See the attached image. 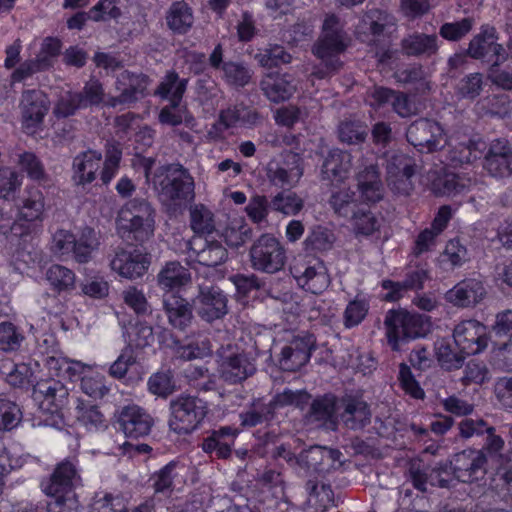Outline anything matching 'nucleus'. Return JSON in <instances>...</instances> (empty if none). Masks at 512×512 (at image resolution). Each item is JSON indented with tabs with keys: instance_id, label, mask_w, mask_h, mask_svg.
Returning <instances> with one entry per match:
<instances>
[{
	"instance_id": "nucleus-5",
	"label": "nucleus",
	"mask_w": 512,
	"mask_h": 512,
	"mask_svg": "<svg viewBox=\"0 0 512 512\" xmlns=\"http://www.w3.org/2000/svg\"><path fill=\"white\" fill-rule=\"evenodd\" d=\"M169 427L177 434L196 430L208 413L207 403L197 396L181 394L169 403Z\"/></svg>"
},
{
	"instance_id": "nucleus-40",
	"label": "nucleus",
	"mask_w": 512,
	"mask_h": 512,
	"mask_svg": "<svg viewBox=\"0 0 512 512\" xmlns=\"http://www.w3.org/2000/svg\"><path fill=\"white\" fill-rule=\"evenodd\" d=\"M166 21L174 33H187L194 22L191 8L185 2L172 3L167 12Z\"/></svg>"
},
{
	"instance_id": "nucleus-7",
	"label": "nucleus",
	"mask_w": 512,
	"mask_h": 512,
	"mask_svg": "<svg viewBox=\"0 0 512 512\" xmlns=\"http://www.w3.org/2000/svg\"><path fill=\"white\" fill-rule=\"evenodd\" d=\"M219 377L229 385L242 384L257 372L256 357L227 345L219 350Z\"/></svg>"
},
{
	"instance_id": "nucleus-59",
	"label": "nucleus",
	"mask_w": 512,
	"mask_h": 512,
	"mask_svg": "<svg viewBox=\"0 0 512 512\" xmlns=\"http://www.w3.org/2000/svg\"><path fill=\"white\" fill-rule=\"evenodd\" d=\"M483 167L494 177L512 175V154L484 156Z\"/></svg>"
},
{
	"instance_id": "nucleus-46",
	"label": "nucleus",
	"mask_w": 512,
	"mask_h": 512,
	"mask_svg": "<svg viewBox=\"0 0 512 512\" xmlns=\"http://www.w3.org/2000/svg\"><path fill=\"white\" fill-rule=\"evenodd\" d=\"M148 391L160 398H167L176 390V381L170 370L153 373L147 382Z\"/></svg>"
},
{
	"instance_id": "nucleus-4",
	"label": "nucleus",
	"mask_w": 512,
	"mask_h": 512,
	"mask_svg": "<svg viewBox=\"0 0 512 512\" xmlns=\"http://www.w3.org/2000/svg\"><path fill=\"white\" fill-rule=\"evenodd\" d=\"M76 469L70 462L60 463L44 488L50 497L46 504L47 512H80L79 502L73 492Z\"/></svg>"
},
{
	"instance_id": "nucleus-3",
	"label": "nucleus",
	"mask_w": 512,
	"mask_h": 512,
	"mask_svg": "<svg viewBox=\"0 0 512 512\" xmlns=\"http://www.w3.org/2000/svg\"><path fill=\"white\" fill-rule=\"evenodd\" d=\"M384 325L389 346L401 351L410 341L425 336L430 328L428 318L406 310H389Z\"/></svg>"
},
{
	"instance_id": "nucleus-62",
	"label": "nucleus",
	"mask_w": 512,
	"mask_h": 512,
	"mask_svg": "<svg viewBox=\"0 0 512 512\" xmlns=\"http://www.w3.org/2000/svg\"><path fill=\"white\" fill-rule=\"evenodd\" d=\"M22 419L19 406L7 399H0V429L12 430L18 426Z\"/></svg>"
},
{
	"instance_id": "nucleus-58",
	"label": "nucleus",
	"mask_w": 512,
	"mask_h": 512,
	"mask_svg": "<svg viewBox=\"0 0 512 512\" xmlns=\"http://www.w3.org/2000/svg\"><path fill=\"white\" fill-rule=\"evenodd\" d=\"M222 70L226 81L235 87L246 86L252 77V72L242 63L225 62Z\"/></svg>"
},
{
	"instance_id": "nucleus-43",
	"label": "nucleus",
	"mask_w": 512,
	"mask_h": 512,
	"mask_svg": "<svg viewBox=\"0 0 512 512\" xmlns=\"http://www.w3.org/2000/svg\"><path fill=\"white\" fill-rule=\"evenodd\" d=\"M336 240L332 230L323 227H313L303 242L304 250L309 253L325 252L332 249Z\"/></svg>"
},
{
	"instance_id": "nucleus-19",
	"label": "nucleus",
	"mask_w": 512,
	"mask_h": 512,
	"mask_svg": "<svg viewBox=\"0 0 512 512\" xmlns=\"http://www.w3.org/2000/svg\"><path fill=\"white\" fill-rule=\"evenodd\" d=\"M149 265L147 254L138 251L128 252L121 247L114 250L110 261L113 271L130 280L142 277L147 272Z\"/></svg>"
},
{
	"instance_id": "nucleus-21",
	"label": "nucleus",
	"mask_w": 512,
	"mask_h": 512,
	"mask_svg": "<svg viewBox=\"0 0 512 512\" xmlns=\"http://www.w3.org/2000/svg\"><path fill=\"white\" fill-rule=\"evenodd\" d=\"M117 423L126 437L137 439L150 433L153 419L142 408L133 405L120 411Z\"/></svg>"
},
{
	"instance_id": "nucleus-55",
	"label": "nucleus",
	"mask_w": 512,
	"mask_h": 512,
	"mask_svg": "<svg viewBox=\"0 0 512 512\" xmlns=\"http://www.w3.org/2000/svg\"><path fill=\"white\" fill-rule=\"evenodd\" d=\"M158 119L162 124L178 126L183 121L188 122L192 117L189 115L186 106L181 105V102H170L160 110Z\"/></svg>"
},
{
	"instance_id": "nucleus-13",
	"label": "nucleus",
	"mask_w": 512,
	"mask_h": 512,
	"mask_svg": "<svg viewBox=\"0 0 512 512\" xmlns=\"http://www.w3.org/2000/svg\"><path fill=\"white\" fill-rule=\"evenodd\" d=\"M228 298L217 286H199L193 299L197 315L205 322L212 323L228 313Z\"/></svg>"
},
{
	"instance_id": "nucleus-24",
	"label": "nucleus",
	"mask_w": 512,
	"mask_h": 512,
	"mask_svg": "<svg viewBox=\"0 0 512 512\" xmlns=\"http://www.w3.org/2000/svg\"><path fill=\"white\" fill-rule=\"evenodd\" d=\"M339 418L343 425L351 430H359L371 422V411L368 404L356 397H345L340 400Z\"/></svg>"
},
{
	"instance_id": "nucleus-23",
	"label": "nucleus",
	"mask_w": 512,
	"mask_h": 512,
	"mask_svg": "<svg viewBox=\"0 0 512 512\" xmlns=\"http://www.w3.org/2000/svg\"><path fill=\"white\" fill-rule=\"evenodd\" d=\"M391 164L398 170L397 172L388 171V186L390 190L400 196H409L414 189L411 178L416 171V165L405 154H394L391 158Z\"/></svg>"
},
{
	"instance_id": "nucleus-22",
	"label": "nucleus",
	"mask_w": 512,
	"mask_h": 512,
	"mask_svg": "<svg viewBox=\"0 0 512 512\" xmlns=\"http://www.w3.org/2000/svg\"><path fill=\"white\" fill-rule=\"evenodd\" d=\"M163 309L169 324L180 331H185L194 320L193 303L177 293H165L162 299Z\"/></svg>"
},
{
	"instance_id": "nucleus-2",
	"label": "nucleus",
	"mask_w": 512,
	"mask_h": 512,
	"mask_svg": "<svg viewBox=\"0 0 512 512\" xmlns=\"http://www.w3.org/2000/svg\"><path fill=\"white\" fill-rule=\"evenodd\" d=\"M348 37L340 20L335 15H328L323 23L321 37L313 46L314 55L321 60L324 68H317L314 74L325 78L329 73L340 69V54L347 48Z\"/></svg>"
},
{
	"instance_id": "nucleus-56",
	"label": "nucleus",
	"mask_w": 512,
	"mask_h": 512,
	"mask_svg": "<svg viewBox=\"0 0 512 512\" xmlns=\"http://www.w3.org/2000/svg\"><path fill=\"white\" fill-rule=\"evenodd\" d=\"M225 242L232 248L243 246L253 238V229L248 224L232 223L223 233Z\"/></svg>"
},
{
	"instance_id": "nucleus-18",
	"label": "nucleus",
	"mask_w": 512,
	"mask_h": 512,
	"mask_svg": "<svg viewBox=\"0 0 512 512\" xmlns=\"http://www.w3.org/2000/svg\"><path fill=\"white\" fill-rule=\"evenodd\" d=\"M453 337L458 348L467 355L478 354L488 346L485 327L476 320H466L456 325Z\"/></svg>"
},
{
	"instance_id": "nucleus-41",
	"label": "nucleus",
	"mask_w": 512,
	"mask_h": 512,
	"mask_svg": "<svg viewBox=\"0 0 512 512\" xmlns=\"http://www.w3.org/2000/svg\"><path fill=\"white\" fill-rule=\"evenodd\" d=\"M187 79H181L175 71L168 72L159 83L154 94L171 102H182L187 88Z\"/></svg>"
},
{
	"instance_id": "nucleus-60",
	"label": "nucleus",
	"mask_w": 512,
	"mask_h": 512,
	"mask_svg": "<svg viewBox=\"0 0 512 512\" xmlns=\"http://www.w3.org/2000/svg\"><path fill=\"white\" fill-rule=\"evenodd\" d=\"M338 137L342 143H346L348 145H359L366 140L367 131L365 127L359 123L344 121L339 125Z\"/></svg>"
},
{
	"instance_id": "nucleus-25",
	"label": "nucleus",
	"mask_w": 512,
	"mask_h": 512,
	"mask_svg": "<svg viewBox=\"0 0 512 512\" xmlns=\"http://www.w3.org/2000/svg\"><path fill=\"white\" fill-rule=\"evenodd\" d=\"M356 181L358 191L365 202L374 204L382 200L384 187L377 164L360 168L356 174Z\"/></svg>"
},
{
	"instance_id": "nucleus-47",
	"label": "nucleus",
	"mask_w": 512,
	"mask_h": 512,
	"mask_svg": "<svg viewBox=\"0 0 512 512\" xmlns=\"http://www.w3.org/2000/svg\"><path fill=\"white\" fill-rule=\"evenodd\" d=\"M46 279L58 292H68L75 287L74 272L61 265H52L48 268Z\"/></svg>"
},
{
	"instance_id": "nucleus-63",
	"label": "nucleus",
	"mask_w": 512,
	"mask_h": 512,
	"mask_svg": "<svg viewBox=\"0 0 512 512\" xmlns=\"http://www.w3.org/2000/svg\"><path fill=\"white\" fill-rule=\"evenodd\" d=\"M82 108L81 98L77 92H67L62 95L53 109L56 118H68Z\"/></svg>"
},
{
	"instance_id": "nucleus-15",
	"label": "nucleus",
	"mask_w": 512,
	"mask_h": 512,
	"mask_svg": "<svg viewBox=\"0 0 512 512\" xmlns=\"http://www.w3.org/2000/svg\"><path fill=\"white\" fill-rule=\"evenodd\" d=\"M188 258L207 267H216L226 262L228 251L216 240H209L200 235L185 242Z\"/></svg>"
},
{
	"instance_id": "nucleus-39",
	"label": "nucleus",
	"mask_w": 512,
	"mask_h": 512,
	"mask_svg": "<svg viewBox=\"0 0 512 512\" xmlns=\"http://www.w3.org/2000/svg\"><path fill=\"white\" fill-rule=\"evenodd\" d=\"M402 52L407 56H431L438 50L437 36L413 33L401 40Z\"/></svg>"
},
{
	"instance_id": "nucleus-30",
	"label": "nucleus",
	"mask_w": 512,
	"mask_h": 512,
	"mask_svg": "<svg viewBox=\"0 0 512 512\" xmlns=\"http://www.w3.org/2000/svg\"><path fill=\"white\" fill-rule=\"evenodd\" d=\"M351 168V155L340 149H331L321 166V180L342 182Z\"/></svg>"
},
{
	"instance_id": "nucleus-37",
	"label": "nucleus",
	"mask_w": 512,
	"mask_h": 512,
	"mask_svg": "<svg viewBox=\"0 0 512 512\" xmlns=\"http://www.w3.org/2000/svg\"><path fill=\"white\" fill-rule=\"evenodd\" d=\"M261 90L266 97L275 103L289 99L296 90V86L288 75H267L260 83Z\"/></svg>"
},
{
	"instance_id": "nucleus-20",
	"label": "nucleus",
	"mask_w": 512,
	"mask_h": 512,
	"mask_svg": "<svg viewBox=\"0 0 512 512\" xmlns=\"http://www.w3.org/2000/svg\"><path fill=\"white\" fill-rule=\"evenodd\" d=\"M337 410H340V400L334 394H324L312 400L306 419L309 423L316 424L318 427L336 430L338 425Z\"/></svg>"
},
{
	"instance_id": "nucleus-61",
	"label": "nucleus",
	"mask_w": 512,
	"mask_h": 512,
	"mask_svg": "<svg viewBox=\"0 0 512 512\" xmlns=\"http://www.w3.org/2000/svg\"><path fill=\"white\" fill-rule=\"evenodd\" d=\"M354 229L357 233L369 236L380 227V222L377 217L362 205L355 213V217L351 219Z\"/></svg>"
},
{
	"instance_id": "nucleus-36",
	"label": "nucleus",
	"mask_w": 512,
	"mask_h": 512,
	"mask_svg": "<svg viewBox=\"0 0 512 512\" xmlns=\"http://www.w3.org/2000/svg\"><path fill=\"white\" fill-rule=\"evenodd\" d=\"M191 281V274L187 268L177 261L167 262L157 275V284L166 293L187 285Z\"/></svg>"
},
{
	"instance_id": "nucleus-38",
	"label": "nucleus",
	"mask_w": 512,
	"mask_h": 512,
	"mask_svg": "<svg viewBox=\"0 0 512 512\" xmlns=\"http://www.w3.org/2000/svg\"><path fill=\"white\" fill-rule=\"evenodd\" d=\"M428 279V273L423 268H417L407 273L405 280L402 282H393L390 280L383 281V288L389 289L385 299L388 301H397L407 290H419L423 288L425 280Z\"/></svg>"
},
{
	"instance_id": "nucleus-54",
	"label": "nucleus",
	"mask_w": 512,
	"mask_h": 512,
	"mask_svg": "<svg viewBox=\"0 0 512 512\" xmlns=\"http://www.w3.org/2000/svg\"><path fill=\"white\" fill-rule=\"evenodd\" d=\"M190 224L197 234H210L214 230L213 215L203 205L191 207Z\"/></svg>"
},
{
	"instance_id": "nucleus-51",
	"label": "nucleus",
	"mask_w": 512,
	"mask_h": 512,
	"mask_svg": "<svg viewBox=\"0 0 512 512\" xmlns=\"http://www.w3.org/2000/svg\"><path fill=\"white\" fill-rule=\"evenodd\" d=\"M390 23L391 16L378 8L369 9L362 18L363 27L374 37L382 35L385 27Z\"/></svg>"
},
{
	"instance_id": "nucleus-14",
	"label": "nucleus",
	"mask_w": 512,
	"mask_h": 512,
	"mask_svg": "<svg viewBox=\"0 0 512 512\" xmlns=\"http://www.w3.org/2000/svg\"><path fill=\"white\" fill-rule=\"evenodd\" d=\"M342 453L338 449L313 445L297 455L296 464L306 472L326 473L342 465Z\"/></svg>"
},
{
	"instance_id": "nucleus-31",
	"label": "nucleus",
	"mask_w": 512,
	"mask_h": 512,
	"mask_svg": "<svg viewBox=\"0 0 512 512\" xmlns=\"http://www.w3.org/2000/svg\"><path fill=\"white\" fill-rule=\"evenodd\" d=\"M294 277L302 289L312 294H321L330 283L327 268L322 261L307 265L303 271L296 269Z\"/></svg>"
},
{
	"instance_id": "nucleus-32",
	"label": "nucleus",
	"mask_w": 512,
	"mask_h": 512,
	"mask_svg": "<svg viewBox=\"0 0 512 512\" xmlns=\"http://www.w3.org/2000/svg\"><path fill=\"white\" fill-rule=\"evenodd\" d=\"M236 438L235 430L231 427L225 426L211 433L203 439L202 449L207 454H215L219 459H227L232 452Z\"/></svg>"
},
{
	"instance_id": "nucleus-57",
	"label": "nucleus",
	"mask_w": 512,
	"mask_h": 512,
	"mask_svg": "<svg viewBox=\"0 0 512 512\" xmlns=\"http://www.w3.org/2000/svg\"><path fill=\"white\" fill-rule=\"evenodd\" d=\"M483 85V75L481 73H471L459 81L456 91L461 98L474 100L481 94Z\"/></svg>"
},
{
	"instance_id": "nucleus-17",
	"label": "nucleus",
	"mask_w": 512,
	"mask_h": 512,
	"mask_svg": "<svg viewBox=\"0 0 512 512\" xmlns=\"http://www.w3.org/2000/svg\"><path fill=\"white\" fill-rule=\"evenodd\" d=\"M303 170L301 168V157L292 151L284 155V162L271 161L266 168V175L271 184L283 189H291L299 182Z\"/></svg>"
},
{
	"instance_id": "nucleus-52",
	"label": "nucleus",
	"mask_w": 512,
	"mask_h": 512,
	"mask_svg": "<svg viewBox=\"0 0 512 512\" xmlns=\"http://www.w3.org/2000/svg\"><path fill=\"white\" fill-rule=\"evenodd\" d=\"M122 158V150L119 144L108 143L106 145L105 161L100 178L103 184H108L119 169Z\"/></svg>"
},
{
	"instance_id": "nucleus-8",
	"label": "nucleus",
	"mask_w": 512,
	"mask_h": 512,
	"mask_svg": "<svg viewBox=\"0 0 512 512\" xmlns=\"http://www.w3.org/2000/svg\"><path fill=\"white\" fill-rule=\"evenodd\" d=\"M251 267L257 271L274 274L286 263V250L280 241L270 234L261 235L249 250Z\"/></svg>"
},
{
	"instance_id": "nucleus-44",
	"label": "nucleus",
	"mask_w": 512,
	"mask_h": 512,
	"mask_svg": "<svg viewBox=\"0 0 512 512\" xmlns=\"http://www.w3.org/2000/svg\"><path fill=\"white\" fill-rule=\"evenodd\" d=\"M304 207V200L291 189H283L270 200L271 211L284 215H296Z\"/></svg>"
},
{
	"instance_id": "nucleus-6",
	"label": "nucleus",
	"mask_w": 512,
	"mask_h": 512,
	"mask_svg": "<svg viewBox=\"0 0 512 512\" xmlns=\"http://www.w3.org/2000/svg\"><path fill=\"white\" fill-rule=\"evenodd\" d=\"M310 398L309 394L304 391H292L286 389L282 393L274 396V398L264 403L261 400L254 401L245 411L239 414L241 426L255 427L264 423L271 422L276 415V411L287 405L302 406Z\"/></svg>"
},
{
	"instance_id": "nucleus-16",
	"label": "nucleus",
	"mask_w": 512,
	"mask_h": 512,
	"mask_svg": "<svg viewBox=\"0 0 512 512\" xmlns=\"http://www.w3.org/2000/svg\"><path fill=\"white\" fill-rule=\"evenodd\" d=\"M49 99L41 90L31 89L23 91L20 108L22 125L27 133H34L43 122L49 110Z\"/></svg>"
},
{
	"instance_id": "nucleus-45",
	"label": "nucleus",
	"mask_w": 512,
	"mask_h": 512,
	"mask_svg": "<svg viewBox=\"0 0 512 512\" xmlns=\"http://www.w3.org/2000/svg\"><path fill=\"white\" fill-rule=\"evenodd\" d=\"M496 29L492 26H483L481 32L475 35L469 43L467 54L473 59H483L491 49L493 41L497 40Z\"/></svg>"
},
{
	"instance_id": "nucleus-12",
	"label": "nucleus",
	"mask_w": 512,
	"mask_h": 512,
	"mask_svg": "<svg viewBox=\"0 0 512 512\" xmlns=\"http://www.w3.org/2000/svg\"><path fill=\"white\" fill-rule=\"evenodd\" d=\"M409 480L415 489L427 493L428 486L449 489L454 486L456 479L453 476L450 461H445L424 469H421L419 465H411Z\"/></svg>"
},
{
	"instance_id": "nucleus-53",
	"label": "nucleus",
	"mask_w": 512,
	"mask_h": 512,
	"mask_svg": "<svg viewBox=\"0 0 512 512\" xmlns=\"http://www.w3.org/2000/svg\"><path fill=\"white\" fill-rule=\"evenodd\" d=\"M24 336L17 327L8 321L0 323V350L3 352H14L19 350Z\"/></svg>"
},
{
	"instance_id": "nucleus-9",
	"label": "nucleus",
	"mask_w": 512,
	"mask_h": 512,
	"mask_svg": "<svg viewBox=\"0 0 512 512\" xmlns=\"http://www.w3.org/2000/svg\"><path fill=\"white\" fill-rule=\"evenodd\" d=\"M165 178L159 182L160 198L165 202L180 204L194 197V181L187 169L180 164L161 167Z\"/></svg>"
},
{
	"instance_id": "nucleus-27",
	"label": "nucleus",
	"mask_w": 512,
	"mask_h": 512,
	"mask_svg": "<svg viewBox=\"0 0 512 512\" xmlns=\"http://www.w3.org/2000/svg\"><path fill=\"white\" fill-rule=\"evenodd\" d=\"M486 295L483 283L477 279H465L446 292V300L458 307L478 304Z\"/></svg>"
},
{
	"instance_id": "nucleus-42",
	"label": "nucleus",
	"mask_w": 512,
	"mask_h": 512,
	"mask_svg": "<svg viewBox=\"0 0 512 512\" xmlns=\"http://www.w3.org/2000/svg\"><path fill=\"white\" fill-rule=\"evenodd\" d=\"M334 213L339 217L352 219L361 207L356 199V193L350 189H341L333 192L328 201Z\"/></svg>"
},
{
	"instance_id": "nucleus-26",
	"label": "nucleus",
	"mask_w": 512,
	"mask_h": 512,
	"mask_svg": "<svg viewBox=\"0 0 512 512\" xmlns=\"http://www.w3.org/2000/svg\"><path fill=\"white\" fill-rule=\"evenodd\" d=\"M40 398L41 410L51 414L58 413L67 402L68 390L58 381L38 383L34 389V399Z\"/></svg>"
},
{
	"instance_id": "nucleus-11",
	"label": "nucleus",
	"mask_w": 512,
	"mask_h": 512,
	"mask_svg": "<svg viewBox=\"0 0 512 512\" xmlns=\"http://www.w3.org/2000/svg\"><path fill=\"white\" fill-rule=\"evenodd\" d=\"M455 479L471 484L484 479L487 473V457L483 450L465 449L450 460Z\"/></svg>"
},
{
	"instance_id": "nucleus-28",
	"label": "nucleus",
	"mask_w": 512,
	"mask_h": 512,
	"mask_svg": "<svg viewBox=\"0 0 512 512\" xmlns=\"http://www.w3.org/2000/svg\"><path fill=\"white\" fill-rule=\"evenodd\" d=\"M149 78L145 74L123 71L117 77L116 89L120 91L125 105L130 107L147 95Z\"/></svg>"
},
{
	"instance_id": "nucleus-29",
	"label": "nucleus",
	"mask_w": 512,
	"mask_h": 512,
	"mask_svg": "<svg viewBox=\"0 0 512 512\" xmlns=\"http://www.w3.org/2000/svg\"><path fill=\"white\" fill-rule=\"evenodd\" d=\"M312 342L310 338L294 339L282 348L279 365L285 371H297L310 359Z\"/></svg>"
},
{
	"instance_id": "nucleus-34",
	"label": "nucleus",
	"mask_w": 512,
	"mask_h": 512,
	"mask_svg": "<svg viewBox=\"0 0 512 512\" xmlns=\"http://www.w3.org/2000/svg\"><path fill=\"white\" fill-rule=\"evenodd\" d=\"M219 119L226 128L233 127L237 124L251 128L261 123L262 116L256 109L244 103H239L221 110Z\"/></svg>"
},
{
	"instance_id": "nucleus-33",
	"label": "nucleus",
	"mask_w": 512,
	"mask_h": 512,
	"mask_svg": "<svg viewBox=\"0 0 512 512\" xmlns=\"http://www.w3.org/2000/svg\"><path fill=\"white\" fill-rule=\"evenodd\" d=\"M102 154L96 150H87L77 155L73 160V180L77 185L93 182L100 168Z\"/></svg>"
},
{
	"instance_id": "nucleus-1",
	"label": "nucleus",
	"mask_w": 512,
	"mask_h": 512,
	"mask_svg": "<svg viewBox=\"0 0 512 512\" xmlns=\"http://www.w3.org/2000/svg\"><path fill=\"white\" fill-rule=\"evenodd\" d=\"M155 216L156 211L147 200L134 198L119 211L118 232L127 241L143 244L154 235Z\"/></svg>"
},
{
	"instance_id": "nucleus-48",
	"label": "nucleus",
	"mask_w": 512,
	"mask_h": 512,
	"mask_svg": "<svg viewBox=\"0 0 512 512\" xmlns=\"http://www.w3.org/2000/svg\"><path fill=\"white\" fill-rule=\"evenodd\" d=\"M466 356L465 351L461 349L456 351L446 343H440L436 348L437 360L440 366L447 371L460 369L464 364Z\"/></svg>"
},
{
	"instance_id": "nucleus-49",
	"label": "nucleus",
	"mask_w": 512,
	"mask_h": 512,
	"mask_svg": "<svg viewBox=\"0 0 512 512\" xmlns=\"http://www.w3.org/2000/svg\"><path fill=\"white\" fill-rule=\"evenodd\" d=\"M44 195L38 188H30L24 200L21 215L27 221L40 220L44 213Z\"/></svg>"
},
{
	"instance_id": "nucleus-50",
	"label": "nucleus",
	"mask_w": 512,
	"mask_h": 512,
	"mask_svg": "<svg viewBox=\"0 0 512 512\" xmlns=\"http://www.w3.org/2000/svg\"><path fill=\"white\" fill-rule=\"evenodd\" d=\"M81 98L83 109L97 107L105 101V92L102 83L95 78L87 81L81 91L77 92Z\"/></svg>"
},
{
	"instance_id": "nucleus-10",
	"label": "nucleus",
	"mask_w": 512,
	"mask_h": 512,
	"mask_svg": "<svg viewBox=\"0 0 512 512\" xmlns=\"http://www.w3.org/2000/svg\"><path fill=\"white\" fill-rule=\"evenodd\" d=\"M406 140L421 153H432L446 144L441 125L427 118L413 121L406 129Z\"/></svg>"
},
{
	"instance_id": "nucleus-35",
	"label": "nucleus",
	"mask_w": 512,
	"mask_h": 512,
	"mask_svg": "<svg viewBox=\"0 0 512 512\" xmlns=\"http://www.w3.org/2000/svg\"><path fill=\"white\" fill-rule=\"evenodd\" d=\"M486 151V143L481 139H469L453 145L447 153V161L453 167L471 164Z\"/></svg>"
},
{
	"instance_id": "nucleus-64",
	"label": "nucleus",
	"mask_w": 512,
	"mask_h": 512,
	"mask_svg": "<svg viewBox=\"0 0 512 512\" xmlns=\"http://www.w3.org/2000/svg\"><path fill=\"white\" fill-rule=\"evenodd\" d=\"M473 27L472 18H463L457 22L444 23L439 30V34L446 40L459 41L466 36Z\"/></svg>"
}]
</instances>
